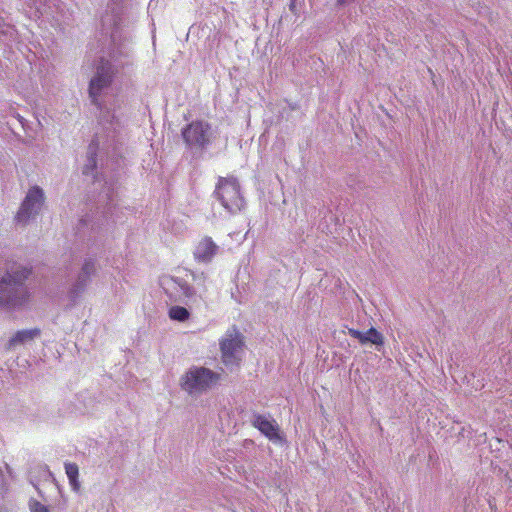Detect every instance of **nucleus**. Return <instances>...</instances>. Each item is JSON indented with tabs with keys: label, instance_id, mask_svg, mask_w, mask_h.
I'll return each mask as SVG.
<instances>
[{
	"label": "nucleus",
	"instance_id": "f257e3e1",
	"mask_svg": "<svg viewBox=\"0 0 512 512\" xmlns=\"http://www.w3.org/2000/svg\"><path fill=\"white\" fill-rule=\"evenodd\" d=\"M99 110V124L102 126L105 136L96 133L94 139L90 142L86 154V163L83 166L82 173L85 176H92L94 183L103 182L101 199L105 202L101 218L97 220L85 216L79 220L76 234L85 235L86 230L90 229L88 238L89 249L99 250L103 245L104 233L111 224L122 222L119 215L123 214L118 203V189L120 187L119 177L121 174L120 152L117 146V131L120 123L114 112L102 107L100 97L98 104H94Z\"/></svg>",
	"mask_w": 512,
	"mask_h": 512
},
{
	"label": "nucleus",
	"instance_id": "f03ea898",
	"mask_svg": "<svg viewBox=\"0 0 512 512\" xmlns=\"http://www.w3.org/2000/svg\"><path fill=\"white\" fill-rule=\"evenodd\" d=\"M122 2L123 0H109L107 11L101 18L102 34L110 38L112 45L113 62L103 57L97 62L96 71L89 82L88 90L92 104H98V97H101L110 87L119 67L124 66L125 62L119 61L117 55L128 56V52L122 44V40H126L121 28Z\"/></svg>",
	"mask_w": 512,
	"mask_h": 512
},
{
	"label": "nucleus",
	"instance_id": "7ed1b4c3",
	"mask_svg": "<svg viewBox=\"0 0 512 512\" xmlns=\"http://www.w3.org/2000/svg\"><path fill=\"white\" fill-rule=\"evenodd\" d=\"M31 275V269L15 265L0 276V307L16 308L24 305L29 298L25 285Z\"/></svg>",
	"mask_w": 512,
	"mask_h": 512
},
{
	"label": "nucleus",
	"instance_id": "20e7f679",
	"mask_svg": "<svg viewBox=\"0 0 512 512\" xmlns=\"http://www.w3.org/2000/svg\"><path fill=\"white\" fill-rule=\"evenodd\" d=\"M221 374L203 366L190 367L181 377L180 386L189 395H200L215 387Z\"/></svg>",
	"mask_w": 512,
	"mask_h": 512
},
{
	"label": "nucleus",
	"instance_id": "39448f33",
	"mask_svg": "<svg viewBox=\"0 0 512 512\" xmlns=\"http://www.w3.org/2000/svg\"><path fill=\"white\" fill-rule=\"evenodd\" d=\"M191 276L195 287L180 277H163L160 283L170 297L172 291L181 292L188 302L196 303L198 299L202 300L206 293V276L203 272H191Z\"/></svg>",
	"mask_w": 512,
	"mask_h": 512
},
{
	"label": "nucleus",
	"instance_id": "423d86ee",
	"mask_svg": "<svg viewBox=\"0 0 512 512\" xmlns=\"http://www.w3.org/2000/svg\"><path fill=\"white\" fill-rule=\"evenodd\" d=\"M214 196L230 214L240 212L245 205L244 198L240 192L239 182L234 177H220L214 191Z\"/></svg>",
	"mask_w": 512,
	"mask_h": 512
},
{
	"label": "nucleus",
	"instance_id": "0eeeda50",
	"mask_svg": "<svg viewBox=\"0 0 512 512\" xmlns=\"http://www.w3.org/2000/svg\"><path fill=\"white\" fill-rule=\"evenodd\" d=\"M187 147L194 153H202L211 144L212 127L204 121H193L182 129Z\"/></svg>",
	"mask_w": 512,
	"mask_h": 512
},
{
	"label": "nucleus",
	"instance_id": "6e6552de",
	"mask_svg": "<svg viewBox=\"0 0 512 512\" xmlns=\"http://www.w3.org/2000/svg\"><path fill=\"white\" fill-rule=\"evenodd\" d=\"M44 203V190L38 185L30 187L19 207L18 212L16 213V223L20 225H27L40 214Z\"/></svg>",
	"mask_w": 512,
	"mask_h": 512
},
{
	"label": "nucleus",
	"instance_id": "1a4fd4ad",
	"mask_svg": "<svg viewBox=\"0 0 512 512\" xmlns=\"http://www.w3.org/2000/svg\"><path fill=\"white\" fill-rule=\"evenodd\" d=\"M242 346L243 339L241 333L235 327L227 330L220 341L222 359L226 366L239 365Z\"/></svg>",
	"mask_w": 512,
	"mask_h": 512
},
{
	"label": "nucleus",
	"instance_id": "9d476101",
	"mask_svg": "<svg viewBox=\"0 0 512 512\" xmlns=\"http://www.w3.org/2000/svg\"><path fill=\"white\" fill-rule=\"evenodd\" d=\"M96 271V258L90 255L85 257L77 278L69 289V297L72 301L79 298L86 290L91 282L92 276L96 274Z\"/></svg>",
	"mask_w": 512,
	"mask_h": 512
},
{
	"label": "nucleus",
	"instance_id": "9b49d317",
	"mask_svg": "<svg viewBox=\"0 0 512 512\" xmlns=\"http://www.w3.org/2000/svg\"><path fill=\"white\" fill-rule=\"evenodd\" d=\"M251 423L271 442L281 444L284 441L277 422L270 415L253 413Z\"/></svg>",
	"mask_w": 512,
	"mask_h": 512
},
{
	"label": "nucleus",
	"instance_id": "f8f14e48",
	"mask_svg": "<svg viewBox=\"0 0 512 512\" xmlns=\"http://www.w3.org/2000/svg\"><path fill=\"white\" fill-rule=\"evenodd\" d=\"M217 250L218 246L214 241L206 237L197 245L194 251V257L198 262L208 263L215 256Z\"/></svg>",
	"mask_w": 512,
	"mask_h": 512
},
{
	"label": "nucleus",
	"instance_id": "ddd939ff",
	"mask_svg": "<svg viewBox=\"0 0 512 512\" xmlns=\"http://www.w3.org/2000/svg\"><path fill=\"white\" fill-rule=\"evenodd\" d=\"M40 330L38 328L24 329L17 331L14 336L9 340V347H15L18 344H24L35 337L39 336Z\"/></svg>",
	"mask_w": 512,
	"mask_h": 512
},
{
	"label": "nucleus",
	"instance_id": "4468645a",
	"mask_svg": "<svg viewBox=\"0 0 512 512\" xmlns=\"http://www.w3.org/2000/svg\"><path fill=\"white\" fill-rule=\"evenodd\" d=\"M65 473L68 477L69 484L73 491L77 492L80 489V482L78 480L79 468L75 463H65Z\"/></svg>",
	"mask_w": 512,
	"mask_h": 512
},
{
	"label": "nucleus",
	"instance_id": "2eb2a0df",
	"mask_svg": "<svg viewBox=\"0 0 512 512\" xmlns=\"http://www.w3.org/2000/svg\"><path fill=\"white\" fill-rule=\"evenodd\" d=\"M363 337L360 340L361 344L371 343L375 346H382L384 344L383 335L374 327L369 328L366 332L362 333Z\"/></svg>",
	"mask_w": 512,
	"mask_h": 512
},
{
	"label": "nucleus",
	"instance_id": "dca6fc26",
	"mask_svg": "<svg viewBox=\"0 0 512 512\" xmlns=\"http://www.w3.org/2000/svg\"><path fill=\"white\" fill-rule=\"evenodd\" d=\"M169 318L173 321L185 322L190 318V312L183 306H172L168 311Z\"/></svg>",
	"mask_w": 512,
	"mask_h": 512
},
{
	"label": "nucleus",
	"instance_id": "f3484780",
	"mask_svg": "<svg viewBox=\"0 0 512 512\" xmlns=\"http://www.w3.org/2000/svg\"><path fill=\"white\" fill-rule=\"evenodd\" d=\"M29 506L31 512H49L48 507L37 500H30Z\"/></svg>",
	"mask_w": 512,
	"mask_h": 512
},
{
	"label": "nucleus",
	"instance_id": "a211bd4d",
	"mask_svg": "<svg viewBox=\"0 0 512 512\" xmlns=\"http://www.w3.org/2000/svg\"><path fill=\"white\" fill-rule=\"evenodd\" d=\"M362 333H363L362 331L357 330V329H349V335L352 338L357 339L359 342H360V340H362V338H364Z\"/></svg>",
	"mask_w": 512,
	"mask_h": 512
},
{
	"label": "nucleus",
	"instance_id": "6ab92c4d",
	"mask_svg": "<svg viewBox=\"0 0 512 512\" xmlns=\"http://www.w3.org/2000/svg\"><path fill=\"white\" fill-rule=\"evenodd\" d=\"M45 473L47 474L48 477H50V478L53 477L52 473L48 470L47 467L45 468Z\"/></svg>",
	"mask_w": 512,
	"mask_h": 512
},
{
	"label": "nucleus",
	"instance_id": "aec40b11",
	"mask_svg": "<svg viewBox=\"0 0 512 512\" xmlns=\"http://www.w3.org/2000/svg\"><path fill=\"white\" fill-rule=\"evenodd\" d=\"M465 506H466V507H465V512H467V510H468V504H466V503H465Z\"/></svg>",
	"mask_w": 512,
	"mask_h": 512
}]
</instances>
